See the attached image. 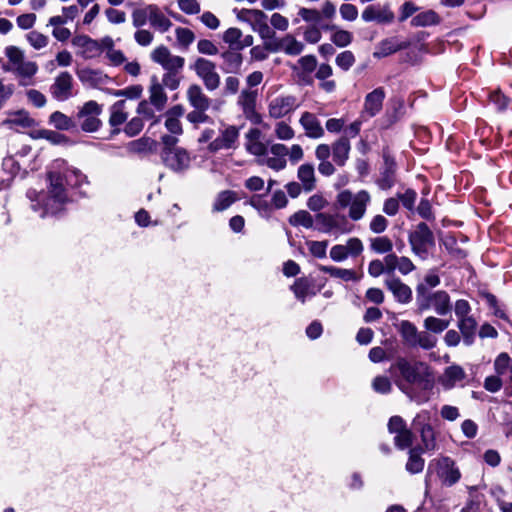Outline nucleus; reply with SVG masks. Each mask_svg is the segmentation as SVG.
Listing matches in <instances>:
<instances>
[{"instance_id":"nucleus-1","label":"nucleus","mask_w":512,"mask_h":512,"mask_svg":"<svg viewBox=\"0 0 512 512\" xmlns=\"http://www.w3.org/2000/svg\"><path fill=\"white\" fill-rule=\"evenodd\" d=\"M389 372L396 386L411 400L422 402L428 399L427 392L433 388L434 377L424 362H410L399 357L390 366Z\"/></svg>"},{"instance_id":"nucleus-2","label":"nucleus","mask_w":512,"mask_h":512,"mask_svg":"<svg viewBox=\"0 0 512 512\" xmlns=\"http://www.w3.org/2000/svg\"><path fill=\"white\" fill-rule=\"evenodd\" d=\"M48 180L50 185L47 192L38 193L35 190H29L27 193V196L32 201V209L41 211V217L58 213L67 201L66 190L60 171H49Z\"/></svg>"},{"instance_id":"nucleus-3","label":"nucleus","mask_w":512,"mask_h":512,"mask_svg":"<svg viewBox=\"0 0 512 512\" xmlns=\"http://www.w3.org/2000/svg\"><path fill=\"white\" fill-rule=\"evenodd\" d=\"M4 54L8 62L2 66V69L6 72H12L19 79V84L22 86L33 84V78L38 72L37 63L26 61L24 51L15 45L6 46Z\"/></svg>"},{"instance_id":"nucleus-4","label":"nucleus","mask_w":512,"mask_h":512,"mask_svg":"<svg viewBox=\"0 0 512 512\" xmlns=\"http://www.w3.org/2000/svg\"><path fill=\"white\" fill-rule=\"evenodd\" d=\"M416 306L419 314L432 308L439 316H444L452 310L449 294L444 290L428 292L424 284L416 287Z\"/></svg>"},{"instance_id":"nucleus-5","label":"nucleus","mask_w":512,"mask_h":512,"mask_svg":"<svg viewBox=\"0 0 512 512\" xmlns=\"http://www.w3.org/2000/svg\"><path fill=\"white\" fill-rule=\"evenodd\" d=\"M371 200V194L364 189L356 193L350 190H343L336 196V202L339 207L348 208V217L352 221H359L365 216Z\"/></svg>"},{"instance_id":"nucleus-6","label":"nucleus","mask_w":512,"mask_h":512,"mask_svg":"<svg viewBox=\"0 0 512 512\" xmlns=\"http://www.w3.org/2000/svg\"><path fill=\"white\" fill-rule=\"evenodd\" d=\"M435 476L446 487H451L461 479V471L456 462L448 456H440L428 464L426 478Z\"/></svg>"},{"instance_id":"nucleus-7","label":"nucleus","mask_w":512,"mask_h":512,"mask_svg":"<svg viewBox=\"0 0 512 512\" xmlns=\"http://www.w3.org/2000/svg\"><path fill=\"white\" fill-rule=\"evenodd\" d=\"M409 243L413 253L426 259L429 251L435 246L433 232L426 223H419L415 230L409 234Z\"/></svg>"},{"instance_id":"nucleus-8","label":"nucleus","mask_w":512,"mask_h":512,"mask_svg":"<svg viewBox=\"0 0 512 512\" xmlns=\"http://www.w3.org/2000/svg\"><path fill=\"white\" fill-rule=\"evenodd\" d=\"M316 229L320 232L341 235L352 231L353 226L344 215L318 213L315 217Z\"/></svg>"},{"instance_id":"nucleus-9","label":"nucleus","mask_w":512,"mask_h":512,"mask_svg":"<svg viewBox=\"0 0 512 512\" xmlns=\"http://www.w3.org/2000/svg\"><path fill=\"white\" fill-rule=\"evenodd\" d=\"M299 107L295 95L279 94L268 100L267 110L270 118L279 120L290 117Z\"/></svg>"},{"instance_id":"nucleus-10","label":"nucleus","mask_w":512,"mask_h":512,"mask_svg":"<svg viewBox=\"0 0 512 512\" xmlns=\"http://www.w3.org/2000/svg\"><path fill=\"white\" fill-rule=\"evenodd\" d=\"M102 113V106L94 100H90L83 104L77 112V119L80 122V127L84 132H96L102 125L99 119Z\"/></svg>"},{"instance_id":"nucleus-11","label":"nucleus","mask_w":512,"mask_h":512,"mask_svg":"<svg viewBox=\"0 0 512 512\" xmlns=\"http://www.w3.org/2000/svg\"><path fill=\"white\" fill-rule=\"evenodd\" d=\"M240 128L235 125H222L218 136L209 142L208 151L217 153L221 150L236 149L239 144Z\"/></svg>"},{"instance_id":"nucleus-12","label":"nucleus","mask_w":512,"mask_h":512,"mask_svg":"<svg viewBox=\"0 0 512 512\" xmlns=\"http://www.w3.org/2000/svg\"><path fill=\"white\" fill-rule=\"evenodd\" d=\"M241 19L251 25L254 32H257L262 40H271L275 37V31L268 25V16L259 9H243Z\"/></svg>"},{"instance_id":"nucleus-13","label":"nucleus","mask_w":512,"mask_h":512,"mask_svg":"<svg viewBox=\"0 0 512 512\" xmlns=\"http://www.w3.org/2000/svg\"><path fill=\"white\" fill-rule=\"evenodd\" d=\"M193 70L202 80L207 90L214 91L219 88L220 75L214 62L202 57L197 58L193 64Z\"/></svg>"},{"instance_id":"nucleus-14","label":"nucleus","mask_w":512,"mask_h":512,"mask_svg":"<svg viewBox=\"0 0 512 512\" xmlns=\"http://www.w3.org/2000/svg\"><path fill=\"white\" fill-rule=\"evenodd\" d=\"M151 59L169 72L181 71L185 63L183 57L171 54L170 50L163 45L151 52Z\"/></svg>"},{"instance_id":"nucleus-15","label":"nucleus","mask_w":512,"mask_h":512,"mask_svg":"<svg viewBox=\"0 0 512 512\" xmlns=\"http://www.w3.org/2000/svg\"><path fill=\"white\" fill-rule=\"evenodd\" d=\"M161 158L164 164L175 172H182L189 168L191 158L183 148L174 150H162Z\"/></svg>"},{"instance_id":"nucleus-16","label":"nucleus","mask_w":512,"mask_h":512,"mask_svg":"<svg viewBox=\"0 0 512 512\" xmlns=\"http://www.w3.org/2000/svg\"><path fill=\"white\" fill-rule=\"evenodd\" d=\"M50 94L57 101H66L73 96V77L67 72H61L50 86Z\"/></svg>"},{"instance_id":"nucleus-17","label":"nucleus","mask_w":512,"mask_h":512,"mask_svg":"<svg viewBox=\"0 0 512 512\" xmlns=\"http://www.w3.org/2000/svg\"><path fill=\"white\" fill-rule=\"evenodd\" d=\"M274 44L268 46L270 48V52H284L289 56H297L300 55L305 48L304 43L297 40L296 37L292 34H286L282 38L273 40Z\"/></svg>"},{"instance_id":"nucleus-18","label":"nucleus","mask_w":512,"mask_h":512,"mask_svg":"<svg viewBox=\"0 0 512 512\" xmlns=\"http://www.w3.org/2000/svg\"><path fill=\"white\" fill-rule=\"evenodd\" d=\"M384 284L397 302L408 304L412 300L411 288L395 275L386 276Z\"/></svg>"},{"instance_id":"nucleus-19","label":"nucleus","mask_w":512,"mask_h":512,"mask_svg":"<svg viewBox=\"0 0 512 512\" xmlns=\"http://www.w3.org/2000/svg\"><path fill=\"white\" fill-rule=\"evenodd\" d=\"M51 171H60L62 178L71 186H81L87 183V177L77 168L66 167V162L62 159H57L51 166Z\"/></svg>"},{"instance_id":"nucleus-20","label":"nucleus","mask_w":512,"mask_h":512,"mask_svg":"<svg viewBox=\"0 0 512 512\" xmlns=\"http://www.w3.org/2000/svg\"><path fill=\"white\" fill-rule=\"evenodd\" d=\"M299 124L303 128L305 136L310 139H320L325 134L320 120L314 113L303 112L300 116Z\"/></svg>"},{"instance_id":"nucleus-21","label":"nucleus","mask_w":512,"mask_h":512,"mask_svg":"<svg viewBox=\"0 0 512 512\" xmlns=\"http://www.w3.org/2000/svg\"><path fill=\"white\" fill-rule=\"evenodd\" d=\"M2 126L16 132H21L25 129L36 126V121L30 117L28 112L19 110L10 113L9 116L3 120Z\"/></svg>"},{"instance_id":"nucleus-22","label":"nucleus","mask_w":512,"mask_h":512,"mask_svg":"<svg viewBox=\"0 0 512 512\" xmlns=\"http://www.w3.org/2000/svg\"><path fill=\"white\" fill-rule=\"evenodd\" d=\"M384 98L385 91L382 87H378L368 93L365 97L362 115L368 117L377 115L382 109Z\"/></svg>"},{"instance_id":"nucleus-23","label":"nucleus","mask_w":512,"mask_h":512,"mask_svg":"<svg viewBox=\"0 0 512 512\" xmlns=\"http://www.w3.org/2000/svg\"><path fill=\"white\" fill-rule=\"evenodd\" d=\"M128 116L129 111L126 100H119L110 107L109 125L114 128V134L120 132L119 126L126 122Z\"/></svg>"},{"instance_id":"nucleus-24","label":"nucleus","mask_w":512,"mask_h":512,"mask_svg":"<svg viewBox=\"0 0 512 512\" xmlns=\"http://www.w3.org/2000/svg\"><path fill=\"white\" fill-rule=\"evenodd\" d=\"M257 92L249 89H244L238 96L237 104L241 107L244 116L247 119L253 120L254 117L258 120L260 116L255 111Z\"/></svg>"},{"instance_id":"nucleus-25","label":"nucleus","mask_w":512,"mask_h":512,"mask_svg":"<svg viewBox=\"0 0 512 512\" xmlns=\"http://www.w3.org/2000/svg\"><path fill=\"white\" fill-rule=\"evenodd\" d=\"M351 144L347 136H341L331 145L333 162L342 167L349 159Z\"/></svg>"},{"instance_id":"nucleus-26","label":"nucleus","mask_w":512,"mask_h":512,"mask_svg":"<svg viewBox=\"0 0 512 512\" xmlns=\"http://www.w3.org/2000/svg\"><path fill=\"white\" fill-rule=\"evenodd\" d=\"M261 131L257 128H251L245 135V147L249 153L255 156L265 155L267 152L266 145L261 141Z\"/></svg>"},{"instance_id":"nucleus-27","label":"nucleus","mask_w":512,"mask_h":512,"mask_svg":"<svg viewBox=\"0 0 512 512\" xmlns=\"http://www.w3.org/2000/svg\"><path fill=\"white\" fill-rule=\"evenodd\" d=\"M148 13L150 14V25L155 30L164 33L172 27V22L161 9L155 4L148 5Z\"/></svg>"},{"instance_id":"nucleus-28","label":"nucleus","mask_w":512,"mask_h":512,"mask_svg":"<svg viewBox=\"0 0 512 512\" xmlns=\"http://www.w3.org/2000/svg\"><path fill=\"white\" fill-rule=\"evenodd\" d=\"M187 99L194 109L208 110L211 104L209 97L197 84L189 86L187 90Z\"/></svg>"},{"instance_id":"nucleus-29","label":"nucleus","mask_w":512,"mask_h":512,"mask_svg":"<svg viewBox=\"0 0 512 512\" xmlns=\"http://www.w3.org/2000/svg\"><path fill=\"white\" fill-rule=\"evenodd\" d=\"M466 377L464 369L459 365L448 366L439 381L446 389L453 388L457 383L463 381Z\"/></svg>"},{"instance_id":"nucleus-30","label":"nucleus","mask_w":512,"mask_h":512,"mask_svg":"<svg viewBox=\"0 0 512 512\" xmlns=\"http://www.w3.org/2000/svg\"><path fill=\"white\" fill-rule=\"evenodd\" d=\"M237 49H230L221 53L223 60L222 69L225 73L237 74L241 70L243 63V57L241 53L236 51Z\"/></svg>"},{"instance_id":"nucleus-31","label":"nucleus","mask_w":512,"mask_h":512,"mask_svg":"<svg viewBox=\"0 0 512 512\" xmlns=\"http://www.w3.org/2000/svg\"><path fill=\"white\" fill-rule=\"evenodd\" d=\"M184 114V109L181 105H176L166 112L165 127L167 130L174 134L180 135L183 132L180 117Z\"/></svg>"},{"instance_id":"nucleus-32","label":"nucleus","mask_w":512,"mask_h":512,"mask_svg":"<svg viewBox=\"0 0 512 512\" xmlns=\"http://www.w3.org/2000/svg\"><path fill=\"white\" fill-rule=\"evenodd\" d=\"M297 178L305 192H311L315 189L316 177L314 166L312 164L305 163L300 165L297 170Z\"/></svg>"},{"instance_id":"nucleus-33","label":"nucleus","mask_w":512,"mask_h":512,"mask_svg":"<svg viewBox=\"0 0 512 512\" xmlns=\"http://www.w3.org/2000/svg\"><path fill=\"white\" fill-rule=\"evenodd\" d=\"M149 102L157 111H162L167 103V95L164 91L163 86L153 78L151 86L149 88Z\"/></svg>"},{"instance_id":"nucleus-34","label":"nucleus","mask_w":512,"mask_h":512,"mask_svg":"<svg viewBox=\"0 0 512 512\" xmlns=\"http://www.w3.org/2000/svg\"><path fill=\"white\" fill-rule=\"evenodd\" d=\"M477 325V321L471 315L458 319L457 327L463 336L465 345L470 346L473 343Z\"/></svg>"},{"instance_id":"nucleus-35","label":"nucleus","mask_w":512,"mask_h":512,"mask_svg":"<svg viewBox=\"0 0 512 512\" xmlns=\"http://www.w3.org/2000/svg\"><path fill=\"white\" fill-rule=\"evenodd\" d=\"M239 199L237 193L232 190H224L217 194L213 205V212H222L228 209L232 204H234Z\"/></svg>"},{"instance_id":"nucleus-36","label":"nucleus","mask_w":512,"mask_h":512,"mask_svg":"<svg viewBox=\"0 0 512 512\" xmlns=\"http://www.w3.org/2000/svg\"><path fill=\"white\" fill-rule=\"evenodd\" d=\"M73 46L80 48L85 57H91L97 50L99 44L87 35H77L72 39Z\"/></svg>"},{"instance_id":"nucleus-37","label":"nucleus","mask_w":512,"mask_h":512,"mask_svg":"<svg viewBox=\"0 0 512 512\" xmlns=\"http://www.w3.org/2000/svg\"><path fill=\"white\" fill-rule=\"evenodd\" d=\"M407 47L408 44L406 42H400L396 38L385 39L379 44L374 56L386 57Z\"/></svg>"},{"instance_id":"nucleus-38","label":"nucleus","mask_w":512,"mask_h":512,"mask_svg":"<svg viewBox=\"0 0 512 512\" xmlns=\"http://www.w3.org/2000/svg\"><path fill=\"white\" fill-rule=\"evenodd\" d=\"M291 289L294 292L296 298L302 303L305 302L307 297L314 296L316 294L313 284L306 278L297 279L291 286Z\"/></svg>"},{"instance_id":"nucleus-39","label":"nucleus","mask_w":512,"mask_h":512,"mask_svg":"<svg viewBox=\"0 0 512 512\" xmlns=\"http://www.w3.org/2000/svg\"><path fill=\"white\" fill-rule=\"evenodd\" d=\"M77 76L80 81L84 84H88L91 86H97L102 84L107 76L103 75L100 71L84 68L77 71Z\"/></svg>"},{"instance_id":"nucleus-40","label":"nucleus","mask_w":512,"mask_h":512,"mask_svg":"<svg viewBox=\"0 0 512 512\" xmlns=\"http://www.w3.org/2000/svg\"><path fill=\"white\" fill-rule=\"evenodd\" d=\"M319 270L329 274L331 277L342 279L343 281L357 280L355 271L351 269L320 265Z\"/></svg>"},{"instance_id":"nucleus-41","label":"nucleus","mask_w":512,"mask_h":512,"mask_svg":"<svg viewBox=\"0 0 512 512\" xmlns=\"http://www.w3.org/2000/svg\"><path fill=\"white\" fill-rule=\"evenodd\" d=\"M440 18L433 10H426L414 16L411 20V25L414 27H425L438 24Z\"/></svg>"},{"instance_id":"nucleus-42","label":"nucleus","mask_w":512,"mask_h":512,"mask_svg":"<svg viewBox=\"0 0 512 512\" xmlns=\"http://www.w3.org/2000/svg\"><path fill=\"white\" fill-rule=\"evenodd\" d=\"M419 332L417 327L410 321L405 320L400 323V334L408 346L415 347Z\"/></svg>"},{"instance_id":"nucleus-43","label":"nucleus","mask_w":512,"mask_h":512,"mask_svg":"<svg viewBox=\"0 0 512 512\" xmlns=\"http://www.w3.org/2000/svg\"><path fill=\"white\" fill-rule=\"evenodd\" d=\"M49 123L58 130L68 131L75 128L72 118L68 117L60 111L53 112L49 117Z\"/></svg>"},{"instance_id":"nucleus-44","label":"nucleus","mask_w":512,"mask_h":512,"mask_svg":"<svg viewBox=\"0 0 512 512\" xmlns=\"http://www.w3.org/2000/svg\"><path fill=\"white\" fill-rule=\"evenodd\" d=\"M425 461L420 456V450L412 448L409 450V458L406 463V470L411 474H417L423 471Z\"/></svg>"},{"instance_id":"nucleus-45","label":"nucleus","mask_w":512,"mask_h":512,"mask_svg":"<svg viewBox=\"0 0 512 512\" xmlns=\"http://www.w3.org/2000/svg\"><path fill=\"white\" fill-rule=\"evenodd\" d=\"M450 325V322L445 319H441L435 316H428L425 318L423 322L424 328L430 332L435 334H441L444 332Z\"/></svg>"},{"instance_id":"nucleus-46","label":"nucleus","mask_w":512,"mask_h":512,"mask_svg":"<svg viewBox=\"0 0 512 512\" xmlns=\"http://www.w3.org/2000/svg\"><path fill=\"white\" fill-rule=\"evenodd\" d=\"M289 223L292 226H302L304 228L310 229L314 225L313 217L306 210H299L289 218Z\"/></svg>"},{"instance_id":"nucleus-47","label":"nucleus","mask_w":512,"mask_h":512,"mask_svg":"<svg viewBox=\"0 0 512 512\" xmlns=\"http://www.w3.org/2000/svg\"><path fill=\"white\" fill-rule=\"evenodd\" d=\"M419 433L422 441V448L419 450L424 452L435 451L437 449V443L433 427H426Z\"/></svg>"},{"instance_id":"nucleus-48","label":"nucleus","mask_w":512,"mask_h":512,"mask_svg":"<svg viewBox=\"0 0 512 512\" xmlns=\"http://www.w3.org/2000/svg\"><path fill=\"white\" fill-rule=\"evenodd\" d=\"M370 248L378 254L389 253L393 248V243L387 236H379L370 240Z\"/></svg>"},{"instance_id":"nucleus-49","label":"nucleus","mask_w":512,"mask_h":512,"mask_svg":"<svg viewBox=\"0 0 512 512\" xmlns=\"http://www.w3.org/2000/svg\"><path fill=\"white\" fill-rule=\"evenodd\" d=\"M25 38L27 42L30 44V46L33 47L35 50L43 49L49 43L48 36L36 30L28 32L25 35Z\"/></svg>"},{"instance_id":"nucleus-50","label":"nucleus","mask_w":512,"mask_h":512,"mask_svg":"<svg viewBox=\"0 0 512 512\" xmlns=\"http://www.w3.org/2000/svg\"><path fill=\"white\" fill-rule=\"evenodd\" d=\"M394 434V443L398 449L404 450L412 445L414 435L409 428H405L401 430V432H396Z\"/></svg>"},{"instance_id":"nucleus-51","label":"nucleus","mask_w":512,"mask_h":512,"mask_svg":"<svg viewBox=\"0 0 512 512\" xmlns=\"http://www.w3.org/2000/svg\"><path fill=\"white\" fill-rule=\"evenodd\" d=\"M274 135L282 141H289L294 138L295 131L285 121H278L274 126Z\"/></svg>"},{"instance_id":"nucleus-52","label":"nucleus","mask_w":512,"mask_h":512,"mask_svg":"<svg viewBox=\"0 0 512 512\" xmlns=\"http://www.w3.org/2000/svg\"><path fill=\"white\" fill-rule=\"evenodd\" d=\"M385 170L383 172V176L380 180V187L383 189L390 188L393 184V175L395 171V163L388 156H385Z\"/></svg>"},{"instance_id":"nucleus-53","label":"nucleus","mask_w":512,"mask_h":512,"mask_svg":"<svg viewBox=\"0 0 512 512\" xmlns=\"http://www.w3.org/2000/svg\"><path fill=\"white\" fill-rule=\"evenodd\" d=\"M175 36L177 43L184 48H187L195 40L194 32L184 27H177L175 29Z\"/></svg>"},{"instance_id":"nucleus-54","label":"nucleus","mask_w":512,"mask_h":512,"mask_svg":"<svg viewBox=\"0 0 512 512\" xmlns=\"http://www.w3.org/2000/svg\"><path fill=\"white\" fill-rule=\"evenodd\" d=\"M437 338L432 335L430 332L426 331H420L417 341L415 343V347H420L424 350H430L436 347L437 345Z\"/></svg>"},{"instance_id":"nucleus-55","label":"nucleus","mask_w":512,"mask_h":512,"mask_svg":"<svg viewBox=\"0 0 512 512\" xmlns=\"http://www.w3.org/2000/svg\"><path fill=\"white\" fill-rule=\"evenodd\" d=\"M242 31L239 28L231 27L223 33V41L232 49H238Z\"/></svg>"},{"instance_id":"nucleus-56","label":"nucleus","mask_w":512,"mask_h":512,"mask_svg":"<svg viewBox=\"0 0 512 512\" xmlns=\"http://www.w3.org/2000/svg\"><path fill=\"white\" fill-rule=\"evenodd\" d=\"M274 44L273 39L271 40H264V45L260 46H254L250 50L251 59L255 61H263L267 59L268 52H270V48H268L269 45Z\"/></svg>"},{"instance_id":"nucleus-57","label":"nucleus","mask_w":512,"mask_h":512,"mask_svg":"<svg viewBox=\"0 0 512 512\" xmlns=\"http://www.w3.org/2000/svg\"><path fill=\"white\" fill-rule=\"evenodd\" d=\"M336 65L343 71H348L355 63L354 54L349 51H343L336 56Z\"/></svg>"},{"instance_id":"nucleus-58","label":"nucleus","mask_w":512,"mask_h":512,"mask_svg":"<svg viewBox=\"0 0 512 512\" xmlns=\"http://www.w3.org/2000/svg\"><path fill=\"white\" fill-rule=\"evenodd\" d=\"M147 21H150L148 5L144 8H137L132 12V24L134 27L141 28L147 23Z\"/></svg>"},{"instance_id":"nucleus-59","label":"nucleus","mask_w":512,"mask_h":512,"mask_svg":"<svg viewBox=\"0 0 512 512\" xmlns=\"http://www.w3.org/2000/svg\"><path fill=\"white\" fill-rule=\"evenodd\" d=\"M353 36L349 31L338 29L331 36V41L338 47H346L352 42Z\"/></svg>"},{"instance_id":"nucleus-60","label":"nucleus","mask_w":512,"mask_h":512,"mask_svg":"<svg viewBox=\"0 0 512 512\" xmlns=\"http://www.w3.org/2000/svg\"><path fill=\"white\" fill-rule=\"evenodd\" d=\"M512 359L507 353H501L494 362V368L498 375H504L509 371Z\"/></svg>"},{"instance_id":"nucleus-61","label":"nucleus","mask_w":512,"mask_h":512,"mask_svg":"<svg viewBox=\"0 0 512 512\" xmlns=\"http://www.w3.org/2000/svg\"><path fill=\"white\" fill-rule=\"evenodd\" d=\"M307 246L309 249V252L317 257V258H325L326 257V250L328 247L327 241H308Z\"/></svg>"},{"instance_id":"nucleus-62","label":"nucleus","mask_w":512,"mask_h":512,"mask_svg":"<svg viewBox=\"0 0 512 512\" xmlns=\"http://www.w3.org/2000/svg\"><path fill=\"white\" fill-rule=\"evenodd\" d=\"M179 9L188 15L198 14L201 10L198 0H177Z\"/></svg>"},{"instance_id":"nucleus-63","label":"nucleus","mask_w":512,"mask_h":512,"mask_svg":"<svg viewBox=\"0 0 512 512\" xmlns=\"http://www.w3.org/2000/svg\"><path fill=\"white\" fill-rule=\"evenodd\" d=\"M372 387L375 392L381 394H387L392 389L391 381L386 376H377L372 382Z\"/></svg>"},{"instance_id":"nucleus-64","label":"nucleus","mask_w":512,"mask_h":512,"mask_svg":"<svg viewBox=\"0 0 512 512\" xmlns=\"http://www.w3.org/2000/svg\"><path fill=\"white\" fill-rule=\"evenodd\" d=\"M387 226L388 220L380 214L373 216L369 223V229L375 234L383 233Z\"/></svg>"}]
</instances>
